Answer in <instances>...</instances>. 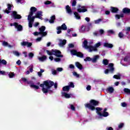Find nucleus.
Segmentation results:
<instances>
[{
	"mask_svg": "<svg viewBox=\"0 0 130 130\" xmlns=\"http://www.w3.org/2000/svg\"><path fill=\"white\" fill-rule=\"evenodd\" d=\"M36 11H37V9L34 7H32L30 8V12L27 18L28 21V26L29 28H32V26L33 25V23H34V20H35V18H38L39 19L42 20V17H41L42 16V12L41 11L37 12L35 16L32 17V16H33V14H34Z\"/></svg>",
	"mask_w": 130,
	"mask_h": 130,
	"instance_id": "nucleus-1",
	"label": "nucleus"
},
{
	"mask_svg": "<svg viewBox=\"0 0 130 130\" xmlns=\"http://www.w3.org/2000/svg\"><path fill=\"white\" fill-rule=\"evenodd\" d=\"M54 83L52 81H46L44 82V84L40 85V87L42 88V91L43 93H47L48 90L53 86Z\"/></svg>",
	"mask_w": 130,
	"mask_h": 130,
	"instance_id": "nucleus-2",
	"label": "nucleus"
},
{
	"mask_svg": "<svg viewBox=\"0 0 130 130\" xmlns=\"http://www.w3.org/2000/svg\"><path fill=\"white\" fill-rule=\"evenodd\" d=\"M47 53L49 55H55L57 57H62V55H61V52L59 51V50H52V51H50L47 50Z\"/></svg>",
	"mask_w": 130,
	"mask_h": 130,
	"instance_id": "nucleus-3",
	"label": "nucleus"
},
{
	"mask_svg": "<svg viewBox=\"0 0 130 130\" xmlns=\"http://www.w3.org/2000/svg\"><path fill=\"white\" fill-rule=\"evenodd\" d=\"M99 102L94 100H92L90 101V104H85V107L90 109V110H95V107L96 105H98ZM93 105L94 106H92Z\"/></svg>",
	"mask_w": 130,
	"mask_h": 130,
	"instance_id": "nucleus-4",
	"label": "nucleus"
},
{
	"mask_svg": "<svg viewBox=\"0 0 130 130\" xmlns=\"http://www.w3.org/2000/svg\"><path fill=\"white\" fill-rule=\"evenodd\" d=\"M39 31L40 32H34V35L35 36H37L38 35H39V34H41L42 35V36H46L47 35V32L45 31V26H42L41 27L39 28Z\"/></svg>",
	"mask_w": 130,
	"mask_h": 130,
	"instance_id": "nucleus-5",
	"label": "nucleus"
},
{
	"mask_svg": "<svg viewBox=\"0 0 130 130\" xmlns=\"http://www.w3.org/2000/svg\"><path fill=\"white\" fill-rule=\"evenodd\" d=\"M96 110L97 111L96 113L100 116H104L105 117H106V116H108V113H107V109L105 108L104 113L103 114H101L99 111H101L102 110V109L101 108H96Z\"/></svg>",
	"mask_w": 130,
	"mask_h": 130,
	"instance_id": "nucleus-6",
	"label": "nucleus"
},
{
	"mask_svg": "<svg viewBox=\"0 0 130 130\" xmlns=\"http://www.w3.org/2000/svg\"><path fill=\"white\" fill-rule=\"evenodd\" d=\"M101 46V42H99L95 44L94 47L91 46V47H89V52H92V51H97V48H98V47Z\"/></svg>",
	"mask_w": 130,
	"mask_h": 130,
	"instance_id": "nucleus-7",
	"label": "nucleus"
},
{
	"mask_svg": "<svg viewBox=\"0 0 130 130\" xmlns=\"http://www.w3.org/2000/svg\"><path fill=\"white\" fill-rule=\"evenodd\" d=\"M113 63H110L108 66V68H109V69H106L105 71V74H108V73H109V72L110 73H113V72L114 71V68H113Z\"/></svg>",
	"mask_w": 130,
	"mask_h": 130,
	"instance_id": "nucleus-8",
	"label": "nucleus"
},
{
	"mask_svg": "<svg viewBox=\"0 0 130 130\" xmlns=\"http://www.w3.org/2000/svg\"><path fill=\"white\" fill-rule=\"evenodd\" d=\"M71 54L73 55H77L78 57H83V55L82 53L80 52H77L76 50L71 51Z\"/></svg>",
	"mask_w": 130,
	"mask_h": 130,
	"instance_id": "nucleus-9",
	"label": "nucleus"
},
{
	"mask_svg": "<svg viewBox=\"0 0 130 130\" xmlns=\"http://www.w3.org/2000/svg\"><path fill=\"white\" fill-rule=\"evenodd\" d=\"M77 11L79 13H85V12H87V9L85 6L81 7L80 5H79Z\"/></svg>",
	"mask_w": 130,
	"mask_h": 130,
	"instance_id": "nucleus-10",
	"label": "nucleus"
},
{
	"mask_svg": "<svg viewBox=\"0 0 130 130\" xmlns=\"http://www.w3.org/2000/svg\"><path fill=\"white\" fill-rule=\"evenodd\" d=\"M10 25L11 26H14L17 29L18 31H21L22 29V25H19L17 22H15L13 24H11Z\"/></svg>",
	"mask_w": 130,
	"mask_h": 130,
	"instance_id": "nucleus-11",
	"label": "nucleus"
},
{
	"mask_svg": "<svg viewBox=\"0 0 130 130\" xmlns=\"http://www.w3.org/2000/svg\"><path fill=\"white\" fill-rule=\"evenodd\" d=\"M87 44H88V42L86 40H85L83 43V47L88 49L89 51H90V47H92V46H88Z\"/></svg>",
	"mask_w": 130,
	"mask_h": 130,
	"instance_id": "nucleus-12",
	"label": "nucleus"
},
{
	"mask_svg": "<svg viewBox=\"0 0 130 130\" xmlns=\"http://www.w3.org/2000/svg\"><path fill=\"white\" fill-rule=\"evenodd\" d=\"M88 27L86 26L85 27L84 25H82L81 28L79 29L80 32L82 33L83 32H85V31H89V29H87V28Z\"/></svg>",
	"mask_w": 130,
	"mask_h": 130,
	"instance_id": "nucleus-13",
	"label": "nucleus"
},
{
	"mask_svg": "<svg viewBox=\"0 0 130 130\" xmlns=\"http://www.w3.org/2000/svg\"><path fill=\"white\" fill-rule=\"evenodd\" d=\"M13 17L14 19H21V18H22L21 15L17 14V12L15 11L13 12Z\"/></svg>",
	"mask_w": 130,
	"mask_h": 130,
	"instance_id": "nucleus-14",
	"label": "nucleus"
},
{
	"mask_svg": "<svg viewBox=\"0 0 130 130\" xmlns=\"http://www.w3.org/2000/svg\"><path fill=\"white\" fill-rule=\"evenodd\" d=\"M67 43V40H59V46H63Z\"/></svg>",
	"mask_w": 130,
	"mask_h": 130,
	"instance_id": "nucleus-15",
	"label": "nucleus"
},
{
	"mask_svg": "<svg viewBox=\"0 0 130 130\" xmlns=\"http://www.w3.org/2000/svg\"><path fill=\"white\" fill-rule=\"evenodd\" d=\"M21 45H22V46H27V47H30V46H31L32 45V43H28L27 42H23L22 43H21Z\"/></svg>",
	"mask_w": 130,
	"mask_h": 130,
	"instance_id": "nucleus-16",
	"label": "nucleus"
},
{
	"mask_svg": "<svg viewBox=\"0 0 130 130\" xmlns=\"http://www.w3.org/2000/svg\"><path fill=\"white\" fill-rule=\"evenodd\" d=\"M7 7L8 8L5 11V13L9 14L10 13V11H11V10L12 6L11 5V4H8Z\"/></svg>",
	"mask_w": 130,
	"mask_h": 130,
	"instance_id": "nucleus-17",
	"label": "nucleus"
},
{
	"mask_svg": "<svg viewBox=\"0 0 130 130\" xmlns=\"http://www.w3.org/2000/svg\"><path fill=\"white\" fill-rule=\"evenodd\" d=\"M62 96H64L65 98H71L73 95L72 94H68L66 92H62Z\"/></svg>",
	"mask_w": 130,
	"mask_h": 130,
	"instance_id": "nucleus-18",
	"label": "nucleus"
},
{
	"mask_svg": "<svg viewBox=\"0 0 130 130\" xmlns=\"http://www.w3.org/2000/svg\"><path fill=\"white\" fill-rule=\"evenodd\" d=\"M55 20V15H53L51 17L50 20L49 21L50 24L54 23V20Z\"/></svg>",
	"mask_w": 130,
	"mask_h": 130,
	"instance_id": "nucleus-19",
	"label": "nucleus"
},
{
	"mask_svg": "<svg viewBox=\"0 0 130 130\" xmlns=\"http://www.w3.org/2000/svg\"><path fill=\"white\" fill-rule=\"evenodd\" d=\"M76 66L77 67V68H78V69H79V70H82L83 69L82 64L79 62H77L76 63Z\"/></svg>",
	"mask_w": 130,
	"mask_h": 130,
	"instance_id": "nucleus-20",
	"label": "nucleus"
},
{
	"mask_svg": "<svg viewBox=\"0 0 130 130\" xmlns=\"http://www.w3.org/2000/svg\"><path fill=\"white\" fill-rule=\"evenodd\" d=\"M46 56H43L42 57H38V59L40 61H44V60H46Z\"/></svg>",
	"mask_w": 130,
	"mask_h": 130,
	"instance_id": "nucleus-21",
	"label": "nucleus"
},
{
	"mask_svg": "<svg viewBox=\"0 0 130 130\" xmlns=\"http://www.w3.org/2000/svg\"><path fill=\"white\" fill-rule=\"evenodd\" d=\"M104 46L105 47H108L109 48H112V47H113V45H112V44H108L107 43H105Z\"/></svg>",
	"mask_w": 130,
	"mask_h": 130,
	"instance_id": "nucleus-22",
	"label": "nucleus"
},
{
	"mask_svg": "<svg viewBox=\"0 0 130 130\" xmlns=\"http://www.w3.org/2000/svg\"><path fill=\"white\" fill-rule=\"evenodd\" d=\"M66 10L68 14H72V10L71 9V8L70 7V6H69V5L66 6Z\"/></svg>",
	"mask_w": 130,
	"mask_h": 130,
	"instance_id": "nucleus-23",
	"label": "nucleus"
},
{
	"mask_svg": "<svg viewBox=\"0 0 130 130\" xmlns=\"http://www.w3.org/2000/svg\"><path fill=\"white\" fill-rule=\"evenodd\" d=\"M123 12L125 14H128L130 12V9L127 8H125L123 9Z\"/></svg>",
	"mask_w": 130,
	"mask_h": 130,
	"instance_id": "nucleus-24",
	"label": "nucleus"
},
{
	"mask_svg": "<svg viewBox=\"0 0 130 130\" xmlns=\"http://www.w3.org/2000/svg\"><path fill=\"white\" fill-rule=\"evenodd\" d=\"M3 46H7L8 47H12V46L9 45V43H8V42H7L6 41L3 42Z\"/></svg>",
	"mask_w": 130,
	"mask_h": 130,
	"instance_id": "nucleus-25",
	"label": "nucleus"
},
{
	"mask_svg": "<svg viewBox=\"0 0 130 130\" xmlns=\"http://www.w3.org/2000/svg\"><path fill=\"white\" fill-rule=\"evenodd\" d=\"M107 91L109 93H112L113 91H114V89L113 88V87H110L107 88Z\"/></svg>",
	"mask_w": 130,
	"mask_h": 130,
	"instance_id": "nucleus-26",
	"label": "nucleus"
},
{
	"mask_svg": "<svg viewBox=\"0 0 130 130\" xmlns=\"http://www.w3.org/2000/svg\"><path fill=\"white\" fill-rule=\"evenodd\" d=\"M111 11L112 13H116L117 11H118V9L114 7H111Z\"/></svg>",
	"mask_w": 130,
	"mask_h": 130,
	"instance_id": "nucleus-27",
	"label": "nucleus"
},
{
	"mask_svg": "<svg viewBox=\"0 0 130 130\" xmlns=\"http://www.w3.org/2000/svg\"><path fill=\"white\" fill-rule=\"evenodd\" d=\"M99 58V55H97L93 57V59H92L93 62H96V60Z\"/></svg>",
	"mask_w": 130,
	"mask_h": 130,
	"instance_id": "nucleus-28",
	"label": "nucleus"
},
{
	"mask_svg": "<svg viewBox=\"0 0 130 130\" xmlns=\"http://www.w3.org/2000/svg\"><path fill=\"white\" fill-rule=\"evenodd\" d=\"M63 91H65L66 92H68V91H70V86H66L63 87Z\"/></svg>",
	"mask_w": 130,
	"mask_h": 130,
	"instance_id": "nucleus-29",
	"label": "nucleus"
},
{
	"mask_svg": "<svg viewBox=\"0 0 130 130\" xmlns=\"http://www.w3.org/2000/svg\"><path fill=\"white\" fill-rule=\"evenodd\" d=\"M61 30H67L68 29V27H67V25L66 24L63 23L61 26H60Z\"/></svg>",
	"mask_w": 130,
	"mask_h": 130,
	"instance_id": "nucleus-30",
	"label": "nucleus"
},
{
	"mask_svg": "<svg viewBox=\"0 0 130 130\" xmlns=\"http://www.w3.org/2000/svg\"><path fill=\"white\" fill-rule=\"evenodd\" d=\"M74 14L76 19H77L78 20L81 19V16H80V15H79V13H78L77 12H74Z\"/></svg>",
	"mask_w": 130,
	"mask_h": 130,
	"instance_id": "nucleus-31",
	"label": "nucleus"
},
{
	"mask_svg": "<svg viewBox=\"0 0 130 130\" xmlns=\"http://www.w3.org/2000/svg\"><path fill=\"white\" fill-rule=\"evenodd\" d=\"M109 62V61L107 59H104L103 61V64H105V66H107Z\"/></svg>",
	"mask_w": 130,
	"mask_h": 130,
	"instance_id": "nucleus-32",
	"label": "nucleus"
},
{
	"mask_svg": "<svg viewBox=\"0 0 130 130\" xmlns=\"http://www.w3.org/2000/svg\"><path fill=\"white\" fill-rule=\"evenodd\" d=\"M30 87H31V88H33L34 89H36L37 90L39 89V87L38 86L35 85L34 84L30 85Z\"/></svg>",
	"mask_w": 130,
	"mask_h": 130,
	"instance_id": "nucleus-33",
	"label": "nucleus"
},
{
	"mask_svg": "<svg viewBox=\"0 0 130 130\" xmlns=\"http://www.w3.org/2000/svg\"><path fill=\"white\" fill-rule=\"evenodd\" d=\"M57 34H60V33H61V27H60V26H58L57 27Z\"/></svg>",
	"mask_w": 130,
	"mask_h": 130,
	"instance_id": "nucleus-34",
	"label": "nucleus"
},
{
	"mask_svg": "<svg viewBox=\"0 0 130 130\" xmlns=\"http://www.w3.org/2000/svg\"><path fill=\"white\" fill-rule=\"evenodd\" d=\"M0 63H2V64H7V61L5 59H0Z\"/></svg>",
	"mask_w": 130,
	"mask_h": 130,
	"instance_id": "nucleus-35",
	"label": "nucleus"
},
{
	"mask_svg": "<svg viewBox=\"0 0 130 130\" xmlns=\"http://www.w3.org/2000/svg\"><path fill=\"white\" fill-rule=\"evenodd\" d=\"M124 92L125 93H127V94H130V89H128L127 88L124 89Z\"/></svg>",
	"mask_w": 130,
	"mask_h": 130,
	"instance_id": "nucleus-36",
	"label": "nucleus"
},
{
	"mask_svg": "<svg viewBox=\"0 0 130 130\" xmlns=\"http://www.w3.org/2000/svg\"><path fill=\"white\" fill-rule=\"evenodd\" d=\"M13 54L15 55H16V56H20V53L17 51H13Z\"/></svg>",
	"mask_w": 130,
	"mask_h": 130,
	"instance_id": "nucleus-37",
	"label": "nucleus"
},
{
	"mask_svg": "<svg viewBox=\"0 0 130 130\" xmlns=\"http://www.w3.org/2000/svg\"><path fill=\"white\" fill-rule=\"evenodd\" d=\"M113 78H114V79H117V80H119L120 79V75H114Z\"/></svg>",
	"mask_w": 130,
	"mask_h": 130,
	"instance_id": "nucleus-38",
	"label": "nucleus"
},
{
	"mask_svg": "<svg viewBox=\"0 0 130 130\" xmlns=\"http://www.w3.org/2000/svg\"><path fill=\"white\" fill-rule=\"evenodd\" d=\"M73 76H75V77H76V78L80 77V75L77 73V72H73Z\"/></svg>",
	"mask_w": 130,
	"mask_h": 130,
	"instance_id": "nucleus-39",
	"label": "nucleus"
},
{
	"mask_svg": "<svg viewBox=\"0 0 130 130\" xmlns=\"http://www.w3.org/2000/svg\"><path fill=\"white\" fill-rule=\"evenodd\" d=\"M115 17L117 19H120V18H122V17H123V15L122 14L121 15H116Z\"/></svg>",
	"mask_w": 130,
	"mask_h": 130,
	"instance_id": "nucleus-40",
	"label": "nucleus"
},
{
	"mask_svg": "<svg viewBox=\"0 0 130 130\" xmlns=\"http://www.w3.org/2000/svg\"><path fill=\"white\" fill-rule=\"evenodd\" d=\"M28 56L30 58H32V57L34 56V54L33 53L30 52L28 54Z\"/></svg>",
	"mask_w": 130,
	"mask_h": 130,
	"instance_id": "nucleus-41",
	"label": "nucleus"
},
{
	"mask_svg": "<svg viewBox=\"0 0 130 130\" xmlns=\"http://www.w3.org/2000/svg\"><path fill=\"white\" fill-rule=\"evenodd\" d=\"M9 78H13V77L15 76V74H14V73H10L9 74Z\"/></svg>",
	"mask_w": 130,
	"mask_h": 130,
	"instance_id": "nucleus-42",
	"label": "nucleus"
},
{
	"mask_svg": "<svg viewBox=\"0 0 130 130\" xmlns=\"http://www.w3.org/2000/svg\"><path fill=\"white\" fill-rule=\"evenodd\" d=\"M71 87V88H74L75 85H74V83L73 82H70L69 83V87Z\"/></svg>",
	"mask_w": 130,
	"mask_h": 130,
	"instance_id": "nucleus-43",
	"label": "nucleus"
},
{
	"mask_svg": "<svg viewBox=\"0 0 130 130\" xmlns=\"http://www.w3.org/2000/svg\"><path fill=\"white\" fill-rule=\"evenodd\" d=\"M101 21H102V20L101 19H100L97 20H95L94 22L95 24H99V22H101Z\"/></svg>",
	"mask_w": 130,
	"mask_h": 130,
	"instance_id": "nucleus-44",
	"label": "nucleus"
},
{
	"mask_svg": "<svg viewBox=\"0 0 130 130\" xmlns=\"http://www.w3.org/2000/svg\"><path fill=\"white\" fill-rule=\"evenodd\" d=\"M85 61H90L91 60V58L87 57L86 58L84 59Z\"/></svg>",
	"mask_w": 130,
	"mask_h": 130,
	"instance_id": "nucleus-45",
	"label": "nucleus"
},
{
	"mask_svg": "<svg viewBox=\"0 0 130 130\" xmlns=\"http://www.w3.org/2000/svg\"><path fill=\"white\" fill-rule=\"evenodd\" d=\"M124 61H128L129 62H129L130 59L128 57H125L124 59Z\"/></svg>",
	"mask_w": 130,
	"mask_h": 130,
	"instance_id": "nucleus-46",
	"label": "nucleus"
},
{
	"mask_svg": "<svg viewBox=\"0 0 130 130\" xmlns=\"http://www.w3.org/2000/svg\"><path fill=\"white\" fill-rule=\"evenodd\" d=\"M119 37H120V38H122V37H123V34H122V33L120 32L118 35Z\"/></svg>",
	"mask_w": 130,
	"mask_h": 130,
	"instance_id": "nucleus-47",
	"label": "nucleus"
},
{
	"mask_svg": "<svg viewBox=\"0 0 130 130\" xmlns=\"http://www.w3.org/2000/svg\"><path fill=\"white\" fill-rule=\"evenodd\" d=\"M30 68L29 69V71L30 72V73H32V72H33V66L31 65L30 66Z\"/></svg>",
	"mask_w": 130,
	"mask_h": 130,
	"instance_id": "nucleus-48",
	"label": "nucleus"
},
{
	"mask_svg": "<svg viewBox=\"0 0 130 130\" xmlns=\"http://www.w3.org/2000/svg\"><path fill=\"white\" fill-rule=\"evenodd\" d=\"M86 89L87 90V91H90V90H91V86H87L86 87Z\"/></svg>",
	"mask_w": 130,
	"mask_h": 130,
	"instance_id": "nucleus-49",
	"label": "nucleus"
},
{
	"mask_svg": "<svg viewBox=\"0 0 130 130\" xmlns=\"http://www.w3.org/2000/svg\"><path fill=\"white\" fill-rule=\"evenodd\" d=\"M51 2L50 1H46L45 2V5H50Z\"/></svg>",
	"mask_w": 130,
	"mask_h": 130,
	"instance_id": "nucleus-50",
	"label": "nucleus"
},
{
	"mask_svg": "<svg viewBox=\"0 0 130 130\" xmlns=\"http://www.w3.org/2000/svg\"><path fill=\"white\" fill-rule=\"evenodd\" d=\"M74 46H75L73 44H70L69 45V47H70V48H73V47H74Z\"/></svg>",
	"mask_w": 130,
	"mask_h": 130,
	"instance_id": "nucleus-51",
	"label": "nucleus"
},
{
	"mask_svg": "<svg viewBox=\"0 0 130 130\" xmlns=\"http://www.w3.org/2000/svg\"><path fill=\"white\" fill-rule=\"evenodd\" d=\"M121 106H122V107H125V106H126V103H121Z\"/></svg>",
	"mask_w": 130,
	"mask_h": 130,
	"instance_id": "nucleus-52",
	"label": "nucleus"
},
{
	"mask_svg": "<svg viewBox=\"0 0 130 130\" xmlns=\"http://www.w3.org/2000/svg\"><path fill=\"white\" fill-rule=\"evenodd\" d=\"M76 4H77V2H76V1L73 0V3H72V6H76Z\"/></svg>",
	"mask_w": 130,
	"mask_h": 130,
	"instance_id": "nucleus-53",
	"label": "nucleus"
},
{
	"mask_svg": "<svg viewBox=\"0 0 130 130\" xmlns=\"http://www.w3.org/2000/svg\"><path fill=\"white\" fill-rule=\"evenodd\" d=\"M54 60H55V61H56V62L60 61V58H56L54 59Z\"/></svg>",
	"mask_w": 130,
	"mask_h": 130,
	"instance_id": "nucleus-54",
	"label": "nucleus"
},
{
	"mask_svg": "<svg viewBox=\"0 0 130 130\" xmlns=\"http://www.w3.org/2000/svg\"><path fill=\"white\" fill-rule=\"evenodd\" d=\"M57 71H58V72H61L62 71V68H58L57 69Z\"/></svg>",
	"mask_w": 130,
	"mask_h": 130,
	"instance_id": "nucleus-55",
	"label": "nucleus"
},
{
	"mask_svg": "<svg viewBox=\"0 0 130 130\" xmlns=\"http://www.w3.org/2000/svg\"><path fill=\"white\" fill-rule=\"evenodd\" d=\"M123 126V123H121L119 125V128H121Z\"/></svg>",
	"mask_w": 130,
	"mask_h": 130,
	"instance_id": "nucleus-56",
	"label": "nucleus"
},
{
	"mask_svg": "<svg viewBox=\"0 0 130 130\" xmlns=\"http://www.w3.org/2000/svg\"><path fill=\"white\" fill-rule=\"evenodd\" d=\"M38 25H39V23L38 22H35L34 26V27H37V26H38Z\"/></svg>",
	"mask_w": 130,
	"mask_h": 130,
	"instance_id": "nucleus-57",
	"label": "nucleus"
},
{
	"mask_svg": "<svg viewBox=\"0 0 130 130\" xmlns=\"http://www.w3.org/2000/svg\"><path fill=\"white\" fill-rule=\"evenodd\" d=\"M108 33H111V34H113V33H114V31H113V30H110L108 31Z\"/></svg>",
	"mask_w": 130,
	"mask_h": 130,
	"instance_id": "nucleus-58",
	"label": "nucleus"
},
{
	"mask_svg": "<svg viewBox=\"0 0 130 130\" xmlns=\"http://www.w3.org/2000/svg\"><path fill=\"white\" fill-rule=\"evenodd\" d=\"M71 108L72 110H75V107H74V106L73 105H71Z\"/></svg>",
	"mask_w": 130,
	"mask_h": 130,
	"instance_id": "nucleus-59",
	"label": "nucleus"
},
{
	"mask_svg": "<svg viewBox=\"0 0 130 130\" xmlns=\"http://www.w3.org/2000/svg\"><path fill=\"white\" fill-rule=\"evenodd\" d=\"M17 64L20 65L21 64V61L20 60H18L17 62H16Z\"/></svg>",
	"mask_w": 130,
	"mask_h": 130,
	"instance_id": "nucleus-60",
	"label": "nucleus"
},
{
	"mask_svg": "<svg viewBox=\"0 0 130 130\" xmlns=\"http://www.w3.org/2000/svg\"><path fill=\"white\" fill-rule=\"evenodd\" d=\"M56 73H57V72L55 70H54V71H52V74L53 75H56Z\"/></svg>",
	"mask_w": 130,
	"mask_h": 130,
	"instance_id": "nucleus-61",
	"label": "nucleus"
},
{
	"mask_svg": "<svg viewBox=\"0 0 130 130\" xmlns=\"http://www.w3.org/2000/svg\"><path fill=\"white\" fill-rule=\"evenodd\" d=\"M69 67L70 69H74V68H75V66H74V65L73 64H70Z\"/></svg>",
	"mask_w": 130,
	"mask_h": 130,
	"instance_id": "nucleus-62",
	"label": "nucleus"
},
{
	"mask_svg": "<svg viewBox=\"0 0 130 130\" xmlns=\"http://www.w3.org/2000/svg\"><path fill=\"white\" fill-rule=\"evenodd\" d=\"M22 2H24V0H16V3H22Z\"/></svg>",
	"mask_w": 130,
	"mask_h": 130,
	"instance_id": "nucleus-63",
	"label": "nucleus"
},
{
	"mask_svg": "<svg viewBox=\"0 0 130 130\" xmlns=\"http://www.w3.org/2000/svg\"><path fill=\"white\" fill-rule=\"evenodd\" d=\"M5 71H0V74H1V75H5Z\"/></svg>",
	"mask_w": 130,
	"mask_h": 130,
	"instance_id": "nucleus-64",
	"label": "nucleus"
}]
</instances>
